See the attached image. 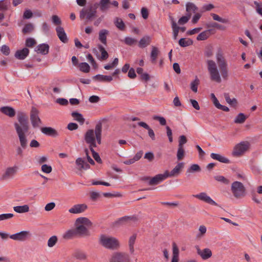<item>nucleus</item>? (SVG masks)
<instances>
[{
    "label": "nucleus",
    "instance_id": "f257e3e1",
    "mask_svg": "<svg viewBox=\"0 0 262 262\" xmlns=\"http://www.w3.org/2000/svg\"><path fill=\"white\" fill-rule=\"evenodd\" d=\"M216 59L220 72L215 62L212 60H207V69L211 80L220 83L222 82L221 75L224 80H227L228 78V63L221 51L217 52Z\"/></svg>",
    "mask_w": 262,
    "mask_h": 262
},
{
    "label": "nucleus",
    "instance_id": "f03ea898",
    "mask_svg": "<svg viewBox=\"0 0 262 262\" xmlns=\"http://www.w3.org/2000/svg\"><path fill=\"white\" fill-rule=\"evenodd\" d=\"M99 243L104 248L111 250L117 249L120 247V243L118 239L104 234L100 235Z\"/></svg>",
    "mask_w": 262,
    "mask_h": 262
},
{
    "label": "nucleus",
    "instance_id": "7ed1b4c3",
    "mask_svg": "<svg viewBox=\"0 0 262 262\" xmlns=\"http://www.w3.org/2000/svg\"><path fill=\"white\" fill-rule=\"evenodd\" d=\"M17 120L18 123L15 122L14 124L16 132L17 128H20L21 132H28L29 129L28 117L24 112H18L17 114Z\"/></svg>",
    "mask_w": 262,
    "mask_h": 262
},
{
    "label": "nucleus",
    "instance_id": "20e7f679",
    "mask_svg": "<svg viewBox=\"0 0 262 262\" xmlns=\"http://www.w3.org/2000/svg\"><path fill=\"white\" fill-rule=\"evenodd\" d=\"M231 190L233 196L239 199L245 196L246 194V188L242 183L238 181H235L231 184Z\"/></svg>",
    "mask_w": 262,
    "mask_h": 262
},
{
    "label": "nucleus",
    "instance_id": "39448f33",
    "mask_svg": "<svg viewBox=\"0 0 262 262\" xmlns=\"http://www.w3.org/2000/svg\"><path fill=\"white\" fill-rule=\"evenodd\" d=\"M97 16V11L93 10L92 8H83L80 11L79 17L81 19L84 20L85 24L93 21Z\"/></svg>",
    "mask_w": 262,
    "mask_h": 262
},
{
    "label": "nucleus",
    "instance_id": "423d86ee",
    "mask_svg": "<svg viewBox=\"0 0 262 262\" xmlns=\"http://www.w3.org/2000/svg\"><path fill=\"white\" fill-rule=\"evenodd\" d=\"M39 111L35 107H32L30 112V120L33 128L39 127L42 121L39 117Z\"/></svg>",
    "mask_w": 262,
    "mask_h": 262
},
{
    "label": "nucleus",
    "instance_id": "0eeeda50",
    "mask_svg": "<svg viewBox=\"0 0 262 262\" xmlns=\"http://www.w3.org/2000/svg\"><path fill=\"white\" fill-rule=\"evenodd\" d=\"M249 143L246 142H241L236 144L233 149L232 155L234 156L238 157L242 155L249 148Z\"/></svg>",
    "mask_w": 262,
    "mask_h": 262
},
{
    "label": "nucleus",
    "instance_id": "6e6552de",
    "mask_svg": "<svg viewBox=\"0 0 262 262\" xmlns=\"http://www.w3.org/2000/svg\"><path fill=\"white\" fill-rule=\"evenodd\" d=\"M128 254L124 252H115L113 254L110 262H130Z\"/></svg>",
    "mask_w": 262,
    "mask_h": 262
},
{
    "label": "nucleus",
    "instance_id": "1a4fd4ad",
    "mask_svg": "<svg viewBox=\"0 0 262 262\" xmlns=\"http://www.w3.org/2000/svg\"><path fill=\"white\" fill-rule=\"evenodd\" d=\"M95 138V130L89 129L85 133L84 140L86 143L90 144V148L96 147Z\"/></svg>",
    "mask_w": 262,
    "mask_h": 262
},
{
    "label": "nucleus",
    "instance_id": "9d476101",
    "mask_svg": "<svg viewBox=\"0 0 262 262\" xmlns=\"http://www.w3.org/2000/svg\"><path fill=\"white\" fill-rule=\"evenodd\" d=\"M139 220L138 215L134 214L132 216H124L118 219L115 224L119 225H122L130 223H136Z\"/></svg>",
    "mask_w": 262,
    "mask_h": 262
},
{
    "label": "nucleus",
    "instance_id": "9b49d317",
    "mask_svg": "<svg viewBox=\"0 0 262 262\" xmlns=\"http://www.w3.org/2000/svg\"><path fill=\"white\" fill-rule=\"evenodd\" d=\"M18 167L17 166L9 167L6 169L5 173L2 176L1 180L5 181L13 177L16 173Z\"/></svg>",
    "mask_w": 262,
    "mask_h": 262
},
{
    "label": "nucleus",
    "instance_id": "f8f14e48",
    "mask_svg": "<svg viewBox=\"0 0 262 262\" xmlns=\"http://www.w3.org/2000/svg\"><path fill=\"white\" fill-rule=\"evenodd\" d=\"M30 235L29 231H23L15 234L11 235L10 238L18 241H26L28 236Z\"/></svg>",
    "mask_w": 262,
    "mask_h": 262
},
{
    "label": "nucleus",
    "instance_id": "ddd939ff",
    "mask_svg": "<svg viewBox=\"0 0 262 262\" xmlns=\"http://www.w3.org/2000/svg\"><path fill=\"white\" fill-rule=\"evenodd\" d=\"M184 164L183 162L179 163L170 172L168 170L165 171V173L167 177H173L178 176L181 172V171L183 168Z\"/></svg>",
    "mask_w": 262,
    "mask_h": 262
},
{
    "label": "nucleus",
    "instance_id": "4468645a",
    "mask_svg": "<svg viewBox=\"0 0 262 262\" xmlns=\"http://www.w3.org/2000/svg\"><path fill=\"white\" fill-rule=\"evenodd\" d=\"M75 230L77 236L88 237L91 235L89 230L83 225H76Z\"/></svg>",
    "mask_w": 262,
    "mask_h": 262
},
{
    "label": "nucleus",
    "instance_id": "2eb2a0df",
    "mask_svg": "<svg viewBox=\"0 0 262 262\" xmlns=\"http://www.w3.org/2000/svg\"><path fill=\"white\" fill-rule=\"evenodd\" d=\"M167 178V176L165 172L163 174H158L152 178L149 181L148 184L149 185H156L159 184Z\"/></svg>",
    "mask_w": 262,
    "mask_h": 262
},
{
    "label": "nucleus",
    "instance_id": "dca6fc26",
    "mask_svg": "<svg viewBox=\"0 0 262 262\" xmlns=\"http://www.w3.org/2000/svg\"><path fill=\"white\" fill-rule=\"evenodd\" d=\"M27 132H21L20 128H17L16 133L18 135L21 147L25 149L27 146V140L25 134Z\"/></svg>",
    "mask_w": 262,
    "mask_h": 262
},
{
    "label": "nucleus",
    "instance_id": "f3484780",
    "mask_svg": "<svg viewBox=\"0 0 262 262\" xmlns=\"http://www.w3.org/2000/svg\"><path fill=\"white\" fill-rule=\"evenodd\" d=\"M88 208V206L85 204H76L71 208L69 211L73 214L80 213L84 212Z\"/></svg>",
    "mask_w": 262,
    "mask_h": 262
},
{
    "label": "nucleus",
    "instance_id": "a211bd4d",
    "mask_svg": "<svg viewBox=\"0 0 262 262\" xmlns=\"http://www.w3.org/2000/svg\"><path fill=\"white\" fill-rule=\"evenodd\" d=\"M197 250V253L202 257L203 259H207L210 258L212 256V252L209 248H205L203 250H201L198 246L195 247Z\"/></svg>",
    "mask_w": 262,
    "mask_h": 262
},
{
    "label": "nucleus",
    "instance_id": "6ab92c4d",
    "mask_svg": "<svg viewBox=\"0 0 262 262\" xmlns=\"http://www.w3.org/2000/svg\"><path fill=\"white\" fill-rule=\"evenodd\" d=\"M196 198L200 200L203 201L205 202L208 203L212 205L217 206V204L215 203L210 197L208 196L205 192H201L195 196Z\"/></svg>",
    "mask_w": 262,
    "mask_h": 262
},
{
    "label": "nucleus",
    "instance_id": "aec40b11",
    "mask_svg": "<svg viewBox=\"0 0 262 262\" xmlns=\"http://www.w3.org/2000/svg\"><path fill=\"white\" fill-rule=\"evenodd\" d=\"M56 31L60 41L63 43H67L68 41V38L63 28L60 26L57 27L56 28Z\"/></svg>",
    "mask_w": 262,
    "mask_h": 262
},
{
    "label": "nucleus",
    "instance_id": "412c9836",
    "mask_svg": "<svg viewBox=\"0 0 262 262\" xmlns=\"http://www.w3.org/2000/svg\"><path fill=\"white\" fill-rule=\"evenodd\" d=\"M41 132L46 135L56 137L59 136L58 132L51 127H44L41 128Z\"/></svg>",
    "mask_w": 262,
    "mask_h": 262
},
{
    "label": "nucleus",
    "instance_id": "4be33fe9",
    "mask_svg": "<svg viewBox=\"0 0 262 262\" xmlns=\"http://www.w3.org/2000/svg\"><path fill=\"white\" fill-rule=\"evenodd\" d=\"M29 53V50L27 48H24L22 50H17L14 56L18 59L23 60L27 57Z\"/></svg>",
    "mask_w": 262,
    "mask_h": 262
},
{
    "label": "nucleus",
    "instance_id": "5701e85b",
    "mask_svg": "<svg viewBox=\"0 0 262 262\" xmlns=\"http://www.w3.org/2000/svg\"><path fill=\"white\" fill-rule=\"evenodd\" d=\"M102 133V124L99 122L97 123L95 128V139L99 144H101Z\"/></svg>",
    "mask_w": 262,
    "mask_h": 262
},
{
    "label": "nucleus",
    "instance_id": "b1692460",
    "mask_svg": "<svg viewBox=\"0 0 262 262\" xmlns=\"http://www.w3.org/2000/svg\"><path fill=\"white\" fill-rule=\"evenodd\" d=\"M93 79L100 82H111L113 80L112 76L98 74L93 77Z\"/></svg>",
    "mask_w": 262,
    "mask_h": 262
},
{
    "label": "nucleus",
    "instance_id": "393cba45",
    "mask_svg": "<svg viewBox=\"0 0 262 262\" xmlns=\"http://www.w3.org/2000/svg\"><path fill=\"white\" fill-rule=\"evenodd\" d=\"M36 51L42 55H46L49 53V46L47 43H42L38 45Z\"/></svg>",
    "mask_w": 262,
    "mask_h": 262
},
{
    "label": "nucleus",
    "instance_id": "a878e982",
    "mask_svg": "<svg viewBox=\"0 0 262 262\" xmlns=\"http://www.w3.org/2000/svg\"><path fill=\"white\" fill-rule=\"evenodd\" d=\"M0 110L2 113L10 117H13L15 115L14 109L10 106H3L1 108Z\"/></svg>",
    "mask_w": 262,
    "mask_h": 262
},
{
    "label": "nucleus",
    "instance_id": "bb28decb",
    "mask_svg": "<svg viewBox=\"0 0 262 262\" xmlns=\"http://www.w3.org/2000/svg\"><path fill=\"white\" fill-rule=\"evenodd\" d=\"M75 225H83L84 226L91 227L92 225V223L89 219L81 217L76 219Z\"/></svg>",
    "mask_w": 262,
    "mask_h": 262
},
{
    "label": "nucleus",
    "instance_id": "cd10ccee",
    "mask_svg": "<svg viewBox=\"0 0 262 262\" xmlns=\"http://www.w3.org/2000/svg\"><path fill=\"white\" fill-rule=\"evenodd\" d=\"M75 230V228L70 229L66 231L63 235L62 237L65 239H72L75 237H77V235Z\"/></svg>",
    "mask_w": 262,
    "mask_h": 262
},
{
    "label": "nucleus",
    "instance_id": "c85d7f7f",
    "mask_svg": "<svg viewBox=\"0 0 262 262\" xmlns=\"http://www.w3.org/2000/svg\"><path fill=\"white\" fill-rule=\"evenodd\" d=\"M210 157L211 158H212L214 160H216L219 161L220 162L224 163H229L230 160L225 158V157H223L219 154H215V153H211L210 155Z\"/></svg>",
    "mask_w": 262,
    "mask_h": 262
},
{
    "label": "nucleus",
    "instance_id": "c756f323",
    "mask_svg": "<svg viewBox=\"0 0 262 262\" xmlns=\"http://www.w3.org/2000/svg\"><path fill=\"white\" fill-rule=\"evenodd\" d=\"M151 42V38L149 36H145L142 37L139 42V47L144 48L149 45Z\"/></svg>",
    "mask_w": 262,
    "mask_h": 262
},
{
    "label": "nucleus",
    "instance_id": "7c9ffc66",
    "mask_svg": "<svg viewBox=\"0 0 262 262\" xmlns=\"http://www.w3.org/2000/svg\"><path fill=\"white\" fill-rule=\"evenodd\" d=\"M108 31L105 29L101 30L99 32V39L104 45H106V36Z\"/></svg>",
    "mask_w": 262,
    "mask_h": 262
},
{
    "label": "nucleus",
    "instance_id": "2f4dec72",
    "mask_svg": "<svg viewBox=\"0 0 262 262\" xmlns=\"http://www.w3.org/2000/svg\"><path fill=\"white\" fill-rule=\"evenodd\" d=\"M212 30L211 29H208L201 32L198 35L196 39L198 40H204L207 39L210 36Z\"/></svg>",
    "mask_w": 262,
    "mask_h": 262
},
{
    "label": "nucleus",
    "instance_id": "473e14b6",
    "mask_svg": "<svg viewBox=\"0 0 262 262\" xmlns=\"http://www.w3.org/2000/svg\"><path fill=\"white\" fill-rule=\"evenodd\" d=\"M198 10V8L192 3L188 2L186 5V11L187 14L195 13Z\"/></svg>",
    "mask_w": 262,
    "mask_h": 262
},
{
    "label": "nucleus",
    "instance_id": "72a5a7b5",
    "mask_svg": "<svg viewBox=\"0 0 262 262\" xmlns=\"http://www.w3.org/2000/svg\"><path fill=\"white\" fill-rule=\"evenodd\" d=\"M224 97L226 101V102L231 106L235 107L237 105V101L236 99L233 98V99H231L230 98L229 94L228 93L224 94Z\"/></svg>",
    "mask_w": 262,
    "mask_h": 262
},
{
    "label": "nucleus",
    "instance_id": "f704fd0d",
    "mask_svg": "<svg viewBox=\"0 0 262 262\" xmlns=\"http://www.w3.org/2000/svg\"><path fill=\"white\" fill-rule=\"evenodd\" d=\"M193 40L190 38H182L179 40V44L182 47H186L193 44Z\"/></svg>",
    "mask_w": 262,
    "mask_h": 262
},
{
    "label": "nucleus",
    "instance_id": "c9c22d12",
    "mask_svg": "<svg viewBox=\"0 0 262 262\" xmlns=\"http://www.w3.org/2000/svg\"><path fill=\"white\" fill-rule=\"evenodd\" d=\"M14 210L19 213L27 212L29 210V207L28 205L23 206H17L13 207Z\"/></svg>",
    "mask_w": 262,
    "mask_h": 262
},
{
    "label": "nucleus",
    "instance_id": "e433bc0d",
    "mask_svg": "<svg viewBox=\"0 0 262 262\" xmlns=\"http://www.w3.org/2000/svg\"><path fill=\"white\" fill-rule=\"evenodd\" d=\"M136 237H137V235L136 234H134L132 235L129 239L128 246H129V252L131 254H133L134 252V245L135 244V241L136 239Z\"/></svg>",
    "mask_w": 262,
    "mask_h": 262
},
{
    "label": "nucleus",
    "instance_id": "4c0bfd02",
    "mask_svg": "<svg viewBox=\"0 0 262 262\" xmlns=\"http://www.w3.org/2000/svg\"><path fill=\"white\" fill-rule=\"evenodd\" d=\"M73 255L74 257L79 260H85L87 257L86 254L84 252L79 250H76L74 252Z\"/></svg>",
    "mask_w": 262,
    "mask_h": 262
},
{
    "label": "nucleus",
    "instance_id": "58836bf2",
    "mask_svg": "<svg viewBox=\"0 0 262 262\" xmlns=\"http://www.w3.org/2000/svg\"><path fill=\"white\" fill-rule=\"evenodd\" d=\"M111 2L110 0H100L99 5H100V11L102 12L106 11L109 8V5Z\"/></svg>",
    "mask_w": 262,
    "mask_h": 262
},
{
    "label": "nucleus",
    "instance_id": "ea45409f",
    "mask_svg": "<svg viewBox=\"0 0 262 262\" xmlns=\"http://www.w3.org/2000/svg\"><path fill=\"white\" fill-rule=\"evenodd\" d=\"M72 116L75 118V119L79 122L81 124H83L84 122L85 119L83 117L82 115L77 112H73L71 114Z\"/></svg>",
    "mask_w": 262,
    "mask_h": 262
},
{
    "label": "nucleus",
    "instance_id": "a19ab883",
    "mask_svg": "<svg viewBox=\"0 0 262 262\" xmlns=\"http://www.w3.org/2000/svg\"><path fill=\"white\" fill-rule=\"evenodd\" d=\"M159 54L158 49L154 46L152 47V50L150 54L151 61L153 63H156V59Z\"/></svg>",
    "mask_w": 262,
    "mask_h": 262
},
{
    "label": "nucleus",
    "instance_id": "79ce46f5",
    "mask_svg": "<svg viewBox=\"0 0 262 262\" xmlns=\"http://www.w3.org/2000/svg\"><path fill=\"white\" fill-rule=\"evenodd\" d=\"M80 71L87 73L90 71V67L86 62H81L78 65Z\"/></svg>",
    "mask_w": 262,
    "mask_h": 262
},
{
    "label": "nucleus",
    "instance_id": "37998d69",
    "mask_svg": "<svg viewBox=\"0 0 262 262\" xmlns=\"http://www.w3.org/2000/svg\"><path fill=\"white\" fill-rule=\"evenodd\" d=\"M247 119V117L243 113H239L235 117L234 122L235 123L242 124L245 122Z\"/></svg>",
    "mask_w": 262,
    "mask_h": 262
},
{
    "label": "nucleus",
    "instance_id": "c03bdc74",
    "mask_svg": "<svg viewBox=\"0 0 262 262\" xmlns=\"http://www.w3.org/2000/svg\"><path fill=\"white\" fill-rule=\"evenodd\" d=\"M98 49L101 52L100 59L101 60H106L108 57V54L104 48L101 45H99Z\"/></svg>",
    "mask_w": 262,
    "mask_h": 262
},
{
    "label": "nucleus",
    "instance_id": "a18cd8bd",
    "mask_svg": "<svg viewBox=\"0 0 262 262\" xmlns=\"http://www.w3.org/2000/svg\"><path fill=\"white\" fill-rule=\"evenodd\" d=\"M200 84L199 79L196 77L195 79L191 82L190 83V88L191 90L194 92L196 93L198 91V86Z\"/></svg>",
    "mask_w": 262,
    "mask_h": 262
},
{
    "label": "nucleus",
    "instance_id": "49530a36",
    "mask_svg": "<svg viewBox=\"0 0 262 262\" xmlns=\"http://www.w3.org/2000/svg\"><path fill=\"white\" fill-rule=\"evenodd\" d=\"M34 30V26L32 24H26L23 29L22 32L24 34L31 33Z\"/></svg>",
    "mask_w": 262,
    "mask_h": 262
},
{
    "label": "nucleus",
    "instance_id": "de8ad7c7",
    "mask_svg": "<svg viewBox=\"0 0 262 262\" xmlns=\"http://www.w3.org/2000/svg\"><path fill=\"white\" fill-rule=\"evenodd\" d=\"M191 16V13L186 14L185 16L181 17L178 20L179 25H184L187 23Z\"/></svg>",
    "mask_w": 262,
    "mask_h": 262
},
{
    "label": "nucleus",
    "instance_id": "09e8293b",
    "mask_svg": "<svg viewBox=\"0 0 262 262\" xmlns=\"http://www.w3.org/2000/svg\"><path fill=\"white\" fill-rule=\"evenodd\" d=\"M58 238L56 235L51 236L48 241V246L49 247H53L57 243Z\"/></svg>",
    "mask_w": 262,
    "mask_h": 262
},
{
    "label": "nucleus",
    "instance_id": "8fccbe9b",
    "mask_svg": "<svg viewBox=\"0 0 262 262\" xmlns=\"http://www.w3.org/2000/svg\"><path fill=\"white\" fill-rule=\"evenodd\" d=\"M201 171V168L198 164H192L187 169V172H199Z\"/></svg>",
    "mask_w": 262,
    "mask_h": 262
},
{
    "label": "nucleus",
    "instance_id": "3c124183",
    "mask_svg": "<svg viewBox=\"0 0 262 262\" xmlns=\"http://www.w3.org/2000/svg\"><path fill=\"white\" fill-rule=\"evenodd\" d=\"M185 156V151L184 147H179L177 153V159L179 160H181L183 159L184 157Z\"/></svg>",
    "mask_w": 262,
    "mask_h": 262
},
{
    "label": "nucleus",
    "instance_id": "603ef678",
    "mask_svg": "<svg viewBox=\"0 0 262 262\" xmlns=\"http://www.w3.org/2000/svg\"><path fill=\"white\" fill-rule=\"evenodd\" d=\"M211 16L212 17L213 19L214 20L218 21L219 22H221L222 23H227L228 22V19L225 18H222L220 16H219L218 15L214 14V13H211Z\"/></svg>",
    "mask_w": 262,
    "mask_h": 262
},
{
    "label": "nucleus",
    "instance_id": "864d4df0",
    "mask_svg": "<svg viewBox=\"0 0 262 262\" xmlns=\"http://www.w3.org/2000/svg\"><path fill=\"white\" fill-rule=\"evenodd\" d=\"M116 26L121 30H123L125 28V25L121 18H116L115 21Z\"/></svg>",
    "mask_w": 262,
    "mask_h": 262
},
{
    "label": "nucleus",
    "instance_id": "5fc2aeb1",
    "mask_svg": "<svg viewBox=\"0 0 262 262\" xmlns=\"http://www.w3.org/2000/svg\"><path fill=\"white\" fill-rule=\"evenodd\" d=\"M91 151L92 153L93 157L94 159L95 160V161L98 162V163H101L102 160L99 155V154L96 152L93 148H90Z\"/></svg>",
    "mask_w": 262,
    "mask_h": 262
},
{
    "label": "nucleus",
    "instance_id": "6e6d98bb",
    "mask_svg": "<svg viewBox=\"0 0 262 262\" xmlns=\"http://www.w3.org/2000/svg\"><path fill=\"white\" fill-rule=\"evenodd\" d=\"M124 41L127 45L133 46L137 42V40L133 38L126 37L124 38Z\"/></svg>",
    "mask_w": 262,
    "mask_h": 262
},
{
    "label": "nucleus",
    "instance_id": "4d7b16f0",
    "mask_svg": "<svg viewBox=\"0 0 262 262\" xmlns=\"http://www.w3.org/2000/svg\"><path fill=\"white\" fill-rule=\"evenodd\" d=\"M214 179L217 181L221 182L225 184H228L229 183V180L227 179L226 178L222 176H215Z\"/></svg>",
    "mask_w": 262,
    "mask_h": 262
},
{
    "label": "nucleus",
    "instance_id": "13d9d810",
    "mask_svg": "<svg viewBox=\"0 0 262 262\" xmlns=\"http://www.w3.org/2000/svg\"><path fill=\"white\" fill-rule=\"evenodd\" d=\"M187 142V139L185 136L184 135H181L179 137V147H183L184 144L186 143Z\"/></svg>",
    "mask_w": 262,
    "mask_h": 262
},
{
    "label": "nucleus",
    "instance_id": "bf43d9fd",
    "mask_svg": "<svg viewBox=\"0 0 262 262\" xmlns=\"http://www.w3.org/2000/svg\"><path fill=\"white\" fill-rule=\"evenodd\" d=\"M36 44V41L34 38H28L26 40L25 45L27 47H32Z\"/></svg>",
    "mask_w": 262,
    "mask_h": 262
},
{
    "label": "nucleus",
    "instance_id": "052dcab7",
    "mask_svg": "<svg viewBox=\"0 0 262 262\" xmlns=\"http://www.w3.org/2000/svg\"><path fill=\"white\" fill-rule=\"evenodd\" d=\"M254 4L255 5L256 12L259 15L262 16V3H258L257 1H254Z\"/></svg>",
    "mask_w": 262,
    "mask_h": 262
},
{
    "label": "nucleus",
    "instance_id": "680f3d73",
    "mask_svg": "<svg viewBox=\"0 0 262 262\" xmlns=\"http://www.w3.org/2000/svg\"><path fill=\"white\" fill-rule=\"evenodd\" d=\"M153 119L155 120L159 121L161 125H165L166 124V119L163 117L154 116Z\"/></svg>",
    "mask_w": 262,
    "mask_h": 262
},
{
    "label": "nucleus",
    "instance_id": "e2e57ef3",
    "mask_svg": "<svg viewBox=\"0 0 262 262\" xmlns=\"http://www.w3.org/2000/svg\"><path fill=\"white\" fill-rule=\"evenodd\" d=\"M0 50L6 56H8L10 54V48L7 45L2 46L1 47Z\"/></svg>",
    "mask_w": 262,
    "mask_h": 262
},
{
    "label": "nucleus",
    "instance_id": "0e129e2a",
    "mask_svg": "<svg viewBox=\"0 0 262 262\" xmlns=\"http://www.w3.org/2000/svg\"><path fill=\"white\" fill-rule=\"evenodd\" d=\"M41 170L46 173H50L52 170V168L51 166L47 164H43L41 166Z\"/></svg>",
    "mask_w": 262,
    "mask_h": 262
},
{
    "label": "nucleus",
    "instance_id": "69168bd1",
    "mask_svg": "<svg viewBox=\"0 0 262 262\" xmlns=\"http://www.w3.org/2000/svg\"><path fill=\"white\" fill-rule=\"evenodd\" d=\"M179 250L176 243H172V256H178Z\"/></svg>",
    "mask_w": 262,
    "mask_h": 262
},
{
    "label": "nucleus",
    "instance_id": "338daca9",
    "mask_svg": "<svg viewBox=\"0 0 262 262\" xmlns=\"http://www.w3.org/2000/svg\"><path fill=\"white\" fill-rule=\"evenodd\" d=\"M87 58L89 60V61L91 63L92 65L93 66L94 69L97 68V64L95 60H94L93 56L91 54H89L87 55Z\"/></svg>",
    "mask_w": 262,
    "mask_h": 262
},
{
    "label": "nucleus",
    "instance_id": "774afa93",
    "mask_svg": "<svg viewBox=\"0 0 262 262\" xmlns=\"http://www.w3.org/2000/svg\"><path fill=\"white\" fill-rule=\"evenodd\" d=\"M52 21L55 25H60L61 24V20H60V18L56 15H52Z\"/></svg>",
    "mask_w": 262,
    "mask_h": 262
}]
</instances>
